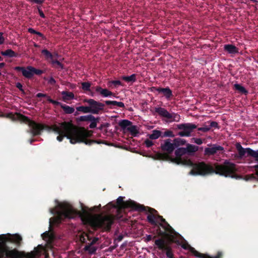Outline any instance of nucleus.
I'll return each mask as SVG.
<instances>
[{
  "mask_svg": "<svg viewBox=\"0 0 258 258\" xmlns=\"http://www.w3.org/2000/svg\"><path fill=\"white\" fill-rule=\"evenodd\" d=\"M61 108L63 109L64 113L66 114H72L75 111V109L74 107L69 106L66 104H63L61 105Z\"/></svg>",
  "mask_w": 258,
  "mask_h": 258,
  "instance_id": "obj_33",
  "label": "nucleus"
},
{
  "mask_svg": "<svg viewBox=\"0 0 258 258\" xmlns=\"http://www.w3.org/2000/svg\"><path fill=\"white\" fill-rule=\"evenodd\" d=\"M83 102L89 105L90 113L92 114H99L106 112L105 105L108 106L109 109H112L113 106H117L120 108L125 107L123 102L116 101L105 100L104 103L93 99H85Z\"/></svg>",
  "mask_w": 258,
  "mask_h": 258,
  "instance_id": "obj_5",
  "label": "nucleus"
},
{
  "mask_svg": "<svg viewBox=\"0 0 258 258\" xmlns=\"http://www.w3.org/2000/svg\"><path fill=\"white\" fill-rule=\"evenodd\" d=\"M98 238L97 237H95L93 238V239L92 240V241L90 243H89L88 244L89 245H94V244H95L97 241L98 240Z\"/></svg>",
  "mask_w": 258,
  "mask_h": 258,
  "instance_id": "obj_59",
  "label": "nucleus"
},
{
  "mask_svg": "<svg viewBox=\"0 0 258 258\" xmlns=\"http://www.w3.org/2000/svg\"><path fill=\"white\" fill-rule=\"evenodd\" d=\"M59 210L50 209L51 214H55L56 216L49 219V228L53 225H59L66 219H74L82 214L75 209L74 207L68 204L62 203L59 205Z\"/></svg>",
  "mask_w": 258,
  "mask_h": 258,
  "instance_id": "obj_4",
  "label": "nucleus"
},
{
  "mask_svg": "<svg viewBox=\"0 0 258 258\" xmlns=\"http://www.w3.org/2000/svg\"><path fill=\"white\" fill-rule=\"evenodd\" d=\"M80 241L82 243H85L86 242V238H85V236L82 234L80 236Z\"/></svg>",
  "mask_w": 258,
  "mask_h": 258,
  "instance_id": "obj_58",
  "label": "nucleus"
},
{
  "mask_svg": "<svg viewBox=\"0 0 258 258\" xmlns=\"http://www.w3.org/2000/svg\"><path fill=\"white\" fill-rule=\"evenodd\" d=\"M36 35H38L39 36L41 37L42 38V39H45V37H44V36L43 35V34L42 33H41V32H38V31H37L36 32Z\"/></svg>",
  "mask_w": 258,
  "mask_h": 258,
  "instance_id": "obj_62",
  "label": "nucleus"
},
{
  "mask_svg": "<svg viewBox=\"0 0 258 258\" xmlns=\"http://www.w3.org/2000/svg\"><path fill=\"white\" fill-rule=\"evenodd\" d=\"M197 128V126L192 123H183L176 124L175 130L179 131L177 135L181 137H189Z\"/></svg>",
  "mask_w": 258,
  "mask_h": 258,
  "instance_id": "obj_12",
  "label": "nucleus"
},
{
  "mask_svg": "<svg viewBox=\"0 0 258 258\" xmlns=\"http://www.w3.org/2000/svg\"><path fill=\"white\" fill-rule=\"evenodd\" d=\"M114 86H122L121 82L119 80H114L111 82Z\"/></svg>",
  "mask_w": 258,
  "mask_h": 258,
  "instance_id": "obj_52",
  "label": "nucleus"
},
{
  "mask_svg": "<svg viewBox=\"0 0 258 258\" xmlns=\"http://www.w3.org/2000/svg\"><path fill=\"white\" fill-rule=\"evenodd\" d=\"M114 217L111 215L99 216L95 220L94 225L96 227L109 231L114 222Z\"/></svg>",
  "mask_w": 258,
  "mask_h": 258,
  "instance_id": "obj_9",
  "label": "nucleus"
},
{
  "mask_svg": "<svg viewBox=\"0 0 258 258\" xmlns=\"http://www.w3.org/2000/svg\"><path fill=\"white\" fill-rule=\"evenodd\" d=\"M198 130L204 133H206L210 130V127H209V125H205L203 127H199Z\"/></svg>",
  "mask_w": 258,
  "mask_h": 258,
  "instance_id": "obj_44",
  "label": "nucleus"
},
{
  "mask_svg": "<svg viewBox=\"0 0 258 258\" xmlns=\"http://www.w3.org/2000/svg\"><path fill=\"white\" fill-rule=\"evenodd\" d=\"M255 171V174L257 176V180L258 181V164L253 166Z\"/></svg>",
  "mask_w": 258,
  "mask_h": 258,
  "instance_id": "obj_55",
  "label": "nucleus"
},
{
  "mask_svg": "<svg viewBox=\"0 0 258 258\" xmlns=\"http://www.w3.org/2000/svg\"><path fill=\"white\" fill-rule=\"evenodd\" d=\"M224 150V148L220 145L217 144L211 145L210 147L205 148L204 155L207 156L214 155L218 152H223Z\"/></svg>",
  "mask_w": 258,
  "mask_h": 258,
  "instance_id": "obj_18",
  "label": "nucleus"
},
{
  "mask_svg": "<svg viewBox=\"0 0 258 258\" xmlns=\"http://www.w3.org/2000/svg\"><path fill=\"white\" fill-rule=\"evenodd\" d=\"M3 33L0 32V44H3L5 42V38L3 36Z\"/></svg>",
  "mask_w": 258,
  "mask_h": 258,
  "instance_id": "obj_57",
  "label": "nucleus"
},
{
  "mask_svg": "<svg viewBox=\"0 0 258 258\" xmlns=\"http://www.w3.org/2000/svg\"><path fill=\"white\" fill-rule=\"evenodd\" d=\"M173 142L175 148H177L174 152L175 157L172 158V162L177 165L191 167L192 169L189 173L190 175L207 176L214 173L221 174V172L224 170H230L231 169L232 164L228 162H226L224 165H218V163L212 165L204 161L194 163L190 159L183 156L185 155L194 156L199 150V147L193 144H186V141L185 139L180 138H175Z\"/></svg>",
  "mask_w": 258,
  "mask_h": 258,
  "instance_id": "obj_1",
  "label": "nucleus"
},
{
  "mask_svg": "<svg viewBox=\"0 0 258 258\" xmlns=\"http://www.w3.org/2000/svg\"><path fill=\"white\" fill-rule=\"evenodd\" d=\"M1 54L3 56L9 57H17L18 54L11 49L6 50L5 51H1Z\"/></svg>",
  "mask_w": 258,
  "mask_h": 258,
  "instance_id": "obj_27",
  "label": "nucleus"
},
{
  "mask_svg": "<svg viewBox=\"0 0 258 258\" xmlns=\"http://www.w3.org/2000/svg\"><path fill=\"white\" fill-rule=\"evenodd\" d=\"M76 109L77 111L82 112L84 113H90L89 105H88L87 106H80L77 107L76 108Z\"/></svg>",
  "mask_w": 258,
  "mask_h": 258,
  "instance_id": "obj_37",
  "label": "nucleus"
},
{
  "mask_svg": "<svg viewBox=\"0 0 258 258\" xmlns=\"http://www.w3.org/2000/svg\"><path fill=\"white\" fill-rule=\"evenodd\" d=\"M171 241L178 245H180L184 249H188L195 256L200 257L201 256V253L196 250L195 248L191 247L187 241L178 233H176L170 235Z\"/></svg>",
  "mask_w": 258,
  "mask_h": 258,
  "instance_id": "obj_8",
  "label": "nucleus"
},
{
  "mask_svg": "<svg viewBox=\"0 0 258 258\" xmlns=\"http://www.w3.org/2000/svg\"><path fill=\"white\" fill-rule=\"evenodd\" d=\"M145 144L147 147L150 148L153 145V142L149 139H146L145 141Z\"/></svg>",
  "mask_w": 258,
  "mask_h": 258,
  "instance_id": "obj_48",
  "label": "nucleus"
},
{
  "mask_svg": "<svg viewBox=\"0 0 258 258\" xmlns=\"http://www.w3.org/2000/svg\"><path fill=\"white\" fill-rule=\"evenodd\" d=\"M93 119H91V123L89 125V128H95L97 126V123H98L100 120V117L93 116Z\"/></svg>",
  "mask_w": 258,
  "mask_h": 258,
  "instance_id": "obj_31",
  "label": "nucleus"
},
{
  "mask_svg": "<svg viewBox=\"0 0 258 258\" xmlns=\"http://www.w3.org/2000/svg\"><path fill=\"white\" fill-rule=\"evenodd\" d=\"M93 116L92 114L81 116L78 118V120L80 121H90L91 119H93Z\"/></svg>",
  "mask_w": 258,
  "mask_h": 258,
  "instance_id": "obj_34",
  "label": "nucleus"
},
{
  "mask_svg": "<svg viewBox=\"0 0 258 258\" xmlns=\"http://www.w3.org/2000/svg\"><path fill=\"white\" fill-rule=\"evenodd\" d=\"M24 257L26 258H35V254L33 252L31 253H25Z\"/></svg>",
  "mask_w": 258,
  "mask_h": 258,
  "instance_id": "obj_49",
  "label": "nucleus"
},
{
  "mask_svg": "<svg viewBox=\"0 0 258 258\" xmlns=\"http://www.w3.org/2000/svg\"><path fill=\"white\" fill-rule=\"evenodd\" d=\"M170 115H171V117L168 119L170 121L178 122L179 121L180 119L179 115L175 113H170Z\"/></svg>",
  "mask_w": 258,
  "mask_h": 258,
  "instance_id": "obj_41",
  "label": "nucleus"
},
{
  "mask_svg": "<svg viewBox=\"0 0 258 258\" xmlns=\"http://www.w3.org/2000/svg\"><path fill=\"white\" fill-rule=\"evenodd\" d=\"M224 49L229 53L234 54L238 52V48L232 44L225 45Z\"/></svg>",
  "mask_w": 258,
  "mask_h": 258,
  "instance_id": "obj_23",
  "label": "nucleus"
},
{
  "mask_svg": "<svg viewBox=\"0 0 258 258\" xmlns=\"http://www.w3.org/2000/svg\"><path fill=\"white\" fill-rule=\"evenodd\" d=\"M61 95H62V100L65 102L74 98V94L71 92L62 91Z\"/></svg>",
  "mask_w": 258,
  "mask_h": 258,
  "instance_id": "obj_24",
  "label": "nucleus"
},
{
  "mask_svg": "<svg viewBox=\"0 0 258 258\" xmlns=\"http://www.w3.org/2000/svg\"><path fill=\"white\" fill-rule=\"evenodd\" d=\"M171 140L168 139L164 140L163 144H161V150L166 153L159 154L158 157L160 159L163 160H170L172 161V158L169 156V154L172 153L173 151L175 150V147L174 146V143H171Z\"/></svg>",
  "mask_w": 258,
  "mask_h": 258,
  "instance_id": "obj_10",
  "label": "nucleus"
},
{
  "mask_svg": "<svg viewBox=\"0 0 258 258\" xmlns=\"http://www.w3.org/2000/svg\"><path fill=\"white\" fill-rule=\"evenodd\" d=\"M42 237L43 239H49L51 238V234L49 231H45L42 234Z\"/></svg>",
  "mask_w": 258,
  "mask_h": 258,
  "instance_id": "obj_46",
  "label": "nucleus"
},
{
  "mask_svg": "<svg viewBox=\"0 0 258 258\" xmlns=\"http://www.w3.org/2000/svg\"><path fill=\"white\" fill-rule=\"evenodd\" d=\"M52 54L53 55V58L54 57L57 58L59 56L58 53L56 52H54Z\"/></svg>",
  "mask_w": 258,
  "mask_h": 258,
  "instance_id": "obj_64",
  "label": "nucleus"
},
{
  "mask_svg": "<svg viewBox=\"0 0 258 258\" xmlns=\"http://www.w3.org/2000/svg\"><path fill=\"white\" fill-rule=\"evenodd\" d=\"M15 70L21 72L23 76L28 79L32 78L34 75L40 76L44 73L43 70L37 69L32 66H27L26 68L18 66L15 68Z\"/></svg>",
  "mask_w": 258,
  "mask_h": 258,
  "instance_id": "obj_13",
  "label": "nucleus"
},
{
  "mask_svg": "<svg viewBox=\"0 0 258 258\" xmlns=\"http://www.w3.org/2000/svg\"><path fill=\"white\" fill-rule=\"evenodd\" d=\"M82 89L84 91H90L91 84L89 82H84L81 83Z\"/></svg>",
  "mask_w": 258,
  "mask_h": 258,
  "instance_id": "obj_39",
  "label": "nucleus"
},
{
  "mask_svg": "<svg viewBox=\"0 0 258 258\" xmlns=\"http://www.w3.org/2000/svg\"><path fill=\"white\" fill-rule=\"evenodd\" d=\"M209 122H210V125H209V126L210 127V128L211 127L219 128V126L218 125V123L216 121H210Z\"/></svg>",
  "mask_w": 258,
  "mask_h": 258,
  "instance_id": "obj_45",
  "label": "nucleus"
},
{
  "mask_svg": "<svg viewBox=\"0 0 258 258\" xmlns=\"http://www.w3.org/2000/svg\"><path fill=\"white\" fill-rule=\"evenodd\" d=\"M124 198L123 197H119L117 199L116 203L113 205V207L119 209L131 208L132 210L139 212H143L146 211V208L144 206L137 204L132 200L124 202Z\"/></svg>",
  "mask_w": 258,
  "mask_h": 258,
  "instance_id": "obj_7",
  "label": "nucleus"
},
{
  "mask_svg": "<svg viewBox=\"0 0 258 258\" xmlns=\"http://www.w3.org/2000/svg\"><path fill=\"white\" fill-rule=\"evenodd\" d=\"M234 88L236 91H238L240 93L244 95H247L248 93V91L240 84H235L234 85Z\"/></svg>",
  "mask_w": 258,
  "mask_h": 258,
  "instance_id": "obj_26",
  "label": "nucleus"
},
{
  "mask_svg": "<svg viewBox=\"0 0 258 258\" xmlns=\"http://www.w3.org/2000/svg\"><path fill=\"white\" fill-rule=\"evenodd\" d=\"M191 142L197 145H202L203 143V140L201 138H192L191 139Z\"/></svg>",
  "mask_w": 258,
  "mask_h": 258,
  "instance_id": "obj_43",
  "label": "nucleus"
},
{
  "mask_svg": "<svg viewBox=\"0 0 258 258\" xmlns=\"http://www.w3.org/2000/svg\"><path fill=\"white\" fill-rule=\"evenodd\" d=\"M28 2H33L37 4H42L45 0H27Z\"/></svg>",
  "mask_w": 258,
  "mask_h": 258,
  "instance_id": "obj_50",
  "label": "nucleus"
},
{
  "mask_svg": "<svg viewBox=\"0 0 258 258\" xmlns=\"http://www.w3.org/2000/svg\"><path fill=\"white\" fill-rule=\"evenodd\" d=\"M123 238V235H121V234H120V235H119L117 237V240L118 241H121V240H122Z\"/></svg>",
  "mask_w": 258,
  "mask_h": 258,
  "instance_id": "obj_63",
  "label": "nucleus"
},
{
  "mask_svg": "<svg viewBox=\"0 0 258 258\" xmlns=\"http://www.w3.org/2000/svg\"><path fill=\"white\" fill-rule=\"evenodd\" d=\"M155 112L158 114L160 116L166 118L167 119L170 118L171 115L166 109L162 107H155Z\"/></svg>",
  "mask_w": 258,
  "mask_h": 258,
  "instance_id": "obj_21",
  "label": "nucleus"
},
{
  "mask_svg": "<svg viewBox=\"0 0 258 258\" xmlns=\"http://www.w3.org/2000/svg\"><path fill=\"white\" fill-rule=\"evenodd\" d=\"M156 238V236H154V237H152L151 235H146V238L145 239V241L146 242H149L150 240L152 239V238Z\"/></svg>",
  "mask_w": 258,
  "mask_h": 258,
  "instance_id": "obj_53",
  "label": "nucleus"
},
{
  "mask_svg": "<svg viewBox=\"0 0 258 258\" xmlns=\"http://www.w3.org/2000/svg\"><path fill=\"white\" fill-rule=\"evenodd\" d=\"M132 122L123 119L119 121V125L123 130L127 128L128 126L132 124Z\"/></svg>",
  "mask_w": 258,
  "mask_h": 258,
  "instance_id": "obj_32",
  "label": "nucleus"
},
{
  "mask_svg": "<svg viewBox=\"0 0 258 258\" xmlns=\"http://www.w3.org/2000/svg\"><path fill=\"white\" fill-rule=\"evenodd\" d=\"M226 162H228L229 164H232L231 166L230 170L225 169L223 171H222L221 173H215L216 174H218L221 176H224L226 177H231L232 178H235L236 179H243L245 181H248L250 180H257V176L254 174H251L249 175H247L244 177H243L241 175H239L236 174L235 173L237 171L236 168L235 164L231 163L227 160L225 161V162L222 164H219L218 163V165H224Z\"/></svg>",
  "mask_w": 258,
  "mask_h": 258,
  "instance_id": "obj_6",
  "label": "nucleus"
},
{
  "mask_svg": "<svg viewBox=\"0 0 258 258\" xmlns=\"http://www.w3.org/2000/svg\"><path fill=\"white\" fill-rule=\"evenodd\" d=\"M95 91L99 93L104 97L114 96L115 94L107 89H102L100 86H97Z\"/></svg>",
  "mask_w": 258,
  "mask_h": 258,
  "instance_id": "obj_20",
  "label": "nucleus"
},
{
  "mask_svg": "<svg viewBox=\"0 0 258 258\" xmlns=\"http://www.w3.org/2000/svg\"><path fill=\"white\" fill-rule=\"evenodd\" d=\"M155 244L159 249L166 251V255L168 258H174L172 248L163 238H159L155 241Z\"/></svg>",
  "mask_w": 258,
  "mask_h": 258,
  "instance_id": "obj_17",
  "label": "nucleus"
},
{
  "mask_svg": "<svg viewBox=\"0 0 258 258\" xmlns=\"http://www.w3.org/2000/svg\"><path fill=\"white\" fill-rule=\"evenodd\" d=\"M150 90L153 92L157 91L159 93H162L167 100H170L171 98L173 96L172 91L168 87H167L166 88H165L156 87H152L150 88Z\"/></svg>",
  "mask_w": 258,
  "mask_h": 258,
  "instance_id": "obj_19",
  "label": "nucleus"
},
{
  "mask_svg": "<svg viewBox=\"0 0 258 258\" xmlns=\"http://www.w3.org/2000/svg\"><path fill=\"white\" fill-rule=\"evenodd\" d=\"M137 75L135 74H132L130 76H122L121 79L127 83L132 82L134 83L137 81L136 79Z\"/></svg>",
  "mask_w": 258,
  "mask_h": 258,
  "instance_id": "obj_28",
  "label": "nucleus"
},
{
  "mask_svg": "<svg viewBox=\"0 0 258 258\" xmlns=\"http://www.w3.org/2000/svg\"><path fill=\"white\" fill-rule=\"evenodd\" d=\"M47 101L54 105L60 106V107H61V105L63 104L58 101L52 100L49 96H47Z\"/></svg>",
  "mask_w": 258,
  "mask_h": 258,
  "instance_id": "obj_42",
  "label": "nucleus"
},
{
  "mask_svg": "<svg viewBox=\"0 0 258 258\" xmlns=\"http://www.w3.org/2000/svg\"><path fill=\"white\" fill-rule=\"evenodd\" d=\"M162 132L159 130H154L152 131V134H149L148 137L150 140H156L159 137H161Z\"/></svg>",
  "mask_w": 258,
  "mask_h": 258,
  "instance_id": "obj_25",
  "label": "nucleus"
},
{
  "mask_svg": "<svg viewBox=\"0 0 258 258\" xmlns=\"http://www.w3.org/2000/svg\"><path fill=\"white\" fill-rule=\"evenodd\" d=\"M85 251H87L90 254H94L96 252L97 248L92 245L87 244L84 248Z\"/></svg>",
  "mask_w": 258,
  "mask_h": 258,
  "instance_id": "obj_35",
  "label": "nucleus"
},
{
  "mask_svg": "<svg viewBox=\"0 0 258 258\" xmlns=\"http://www.w3.org/2000/svg\"><path fill=\"white\" fill-rule=\"evenodd\" d=\"M158 218L161 221V223H159L158 235L161 236H170V235L176 233L175 230L166 221L165 219L162 216L158 215Z\"/></svg>",
  "mask_w": 258,
  "mask_h": 258,
  "instance_id": "obj_14",
  "label": "nucleus"
},
{
  "mask_svg": "<svg viewBox=\"0 0 258 258\" xmlns=\"http://www.w3.org/2000/svg\"><path fill=\"white\" fill-rule=\"evenodd\" d=\"M50 63L51 64L52 67L55 69H60V70L64 69V65L57 59H52Z\"/></svg>",
  "mask_w": 258,
  "mask_h": 258,
  "instance_id": "obj_29",
  "label": "nucleus"
},
{
  "mask_svg": "<svg viewBox=\"0 0 258 258\" xmlns=\"http://www.w3.org/2000/svg\"><path fill=\"white\" fill-rule=\"evenodd\" d=\"M126 130L128 132H130V133L132 136L134 137L137 136V135L139 134V132L137 129V126L136 125H133L131 124L130 126H128L126 128Z\"/></svg>",
  "mask_w": 258,
  "mask_h": 258,
  "instance_id": "obj_30",
  "label": "nucleus"
},
{
  "mask_svg": "<svg viewBox=\"0 0 258 258\" xmlns=\"http://www.w3.org/2000/svg\"><path fill=\"white\" fill-rule=\"evenodd\" d=\"M16 87L24 94H25V91L23 89V86L20 82H17L16 84Z\"/></svg>",
  "mask_w": 258,
  "mask_h": 258,
  "instance_id": "obj_47",
  "label": "nucleus"
},
{
  "mask_svg": "<svg viewBox=\"0 0 258 258\" xmlns=\"http://www.w3.org/2000/svg\"><path fill=\"white\" fill-rule=\"evenodd\" d=\"M175 137V135L173 134V132L170 130H166L164 133L162 132V138L164 137H171L173 138Z\"/></svg>",
  "mask_w": 258,
  "mask_h": 258,
  "instance_id": "obj_40",
  "label": "nucleus"
},
{
  "mask_svg": "<svg viewBox=\"0 0 258 258\" xmlns=\"http://www.w3.org/2000/svg\"><path fill=\"white\" fill-rule=\"evenodd\" d=\"M6 117L13 121L19 120L21 122L27 124L31 128L29 132L32 134L33 136L40 135L43 130H45L49 132L59 133V124L58 125L54 124L52 125H48L38 123L33 120H30L28 117L20 113L14 114L10 112L6 114Z\"/></svg>",
  "mask_w": 258,
  "mask_h": 258,
  "instance_id": "obj_3",
  "label": "nucleus"
},
{
  "mask_svg": "<svg viewBox=\"0 0 258 258\" xmlns=\"http://www.w3.org/2000/svg\"><path fill=\"white\" fill-rule=\"evenodd\" d=\"M58 130L59 133H55L58 135L56 139L59 142H61L66 137L72 144L84 143L86 145H91L96 142L87 139L92 135L91 131L84 127H77L71 122L63 121L60 123Z\"/></svg>",
  "mask_w": 258,
  "mask_h": 258,
  "instance_id": "obj_2",
  "label": "nucleus"
},
{
  "mask_svg": "<svg viewBox=\"0 0 258 258\" xmlns=\"http://www.w3.org/2000/svg\"><path fill=\"white\" fill-rule=\"evenodd\" d=\"M201 256H200L199 258H221L223 256V253L221 251H218L217 255L215 256L212 257L207 254H204L201 253Z\"/></svg>",
  "mask_w": 258,
  "mask_h": 258,
  "instance_id": "obj_36",
  "label": "nucleus"
},
{
  "mask_svg": "<svg viewBox=\"0 0 258 258\" xmlns=\"http://www.w3.org/2000/svg\"><path fill=\"white\" fill-rule=\"evenodd\" d=\"M12 247L8 245H4L2 247L0 245V253L5 254L7 258H24L25 253L18 250L17 249H10Z\"/></svg>",
  "mask_w": 258,
  "mask_h": 258,
  "instance_id": "obj_16",
  "label": "nucleus"
},
{
  "mask_svg": "<svg viewBox=\"0 0 258 258\" xmlns=\"http://www.w3.org/2000/svg\"><path fill=\"white\" fill-rule=\"evenodd\" d=\"M22 240V237L19 234L0 235V245L2 247H4V245H8L9 243H15L17 245H20Z\"/></svg>",
  "mask_w": 258,
  "mask_h": 258,
  "instance_id": "obj_15",
  "label": "nucleus"
},
{
  "mask_svg": "<svg viewBox=\"0 0 258 258\" xmlns=\"http://www.w3.org/2000/svg\"><path fill=\"white\" fill-rule=\"evenodd\" d=\"M235 147L238 151V157L239 158L251 157L258 162V150L255 151L250 148H244L240 143H237L235 145Z\"/></svg>",
  "mask_w": 258,
  "mask_h": 258,
  "instance_id": "obj_11",
  "label": "nucleus"
},
{
  "mask_svg": "<svg viewBox=\"0 0 258 258\" xmlns=\"http://www.w3.org/2000/svg\"><path fill=\"white\" fill-rule=\"evenodd\" d=\"M41 53L44 55L45 59L48 61L50 63L52 59H53V55L46 49L41 50Z\"/></svg>",
  "mask_w": 258,
  "mask_h": 258,
  "instance_id": "obj_22",
  "label": "nucleus"
},
{
  "mask_svg": "<svg viewBox=\"0 0 258 258\" xmlns=\"http://www.w3.org/2000/svg\"><path fill=\"white\" fill-rule=\"evenodd\" d=\"M28 31L31 34H36L37 31L35 30L33 28H30L28 29Z\"/></svg>",
  "mask_w": 258,
  "mask_h": 258,
  "instance_id": "obj_61",
  "label": "nucleus"
},
{
  "mask_svg": "<svg viewBox=\"0 0 258 258\" xmlns=\"http://www.w3.org/2000/svg\"><path fill=\"white\" fill-rule=\"evenodd\" d=\"M148 221L152 225L157 226L158 224L157 222L155 221V217L152 214H150L147 216Z\"/></svg>",
  "mask_w": 258,
  "mask_h": 258,
  "instance_id": "obj_38",
  "label": "nucleus"
},
{
  "mask_svg": "<svg viewBox=\"0 0 258 258\" xmlns=\"http://www.w3.org/2000/svg\"><path fill=\"white\" fill-rule=\"evenodd\" d=\"M47 95L46 94H43V93H39L38 94H36V97H38V98H40V97H46L47 98Z\"/></svg>",
  "mask_w": 258,
  "mask_h": 258,
  "instance_id": "obj_56",
  "label": "nucleus"
},
{
  "mask_svg": "<svg viewBox=\"0 0 258 258\" xmlns=\"http://www.w3.org/2000/svg\"><path fill=\"white\" fill-rule=\"evenodd\" d=\"M48 83L51 85H54L56 83V81L53 77H51L48 80Z\"/></svg>",
  "mask_w": 258,
  "mask_h": 258,
  "instance_id": "obj_54",
  "label": "nucleus"
},
{
  "mask_svg": "<svg viewBox=\"0 0 258 258\" xmlns=\"http://www.w3.org/2000/svg\"><path fill=\"white\" fill-rule=\"evenodd\" d=\"M38 12L41 18H44L45 17L44 14L43 13V11L40 9L39 8H38Z\"/></svg>",
  "mask_w": 258,
  "mask_h": 258,
  "instance_id": "obj_60",
  "label": "nucleus"
},
{
  "mask_svg": "<svg viewBox=\"0 0 258 258\" xmlns=\"http://www.w3.org/2000/svg\"><path fill=\"white\" fill-rule=\"evenodd\" d=\"M109 125V123H104L101 124L100 126L98 127V129L100 130H102L104 128L107 127Z\"/></svg>",
  "mask_w": 258,
  "mask_h": 258,
  "instance_id": "obj_51",
  "label": "nucleus"
}]
</instances>
